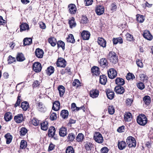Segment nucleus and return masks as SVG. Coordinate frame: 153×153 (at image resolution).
<instances>
[{
	"label": "nucleus",
	"mask_w": 153,
	"mask_h": 153,
	"mask_svg": "<svg viewBox=\"0 0 153 153\" xmlns=\"http://www.w3.org/2000/svg\"><path fill=\"white\" fill-rule=\"evenodd\" d=\"M136 120L137 123L142 126H145L147 122L146 117L143 114H140L137 116Z\"/></svg>",
	"instance_id": "obj_1"
},
{
	"label": "nucleus",
	"mask_w": 153,
	"mask_h": 153,
	"mask_svg": "<svg viewBox=\"0 0 153 153\" xmlns=\"http://www.w3.org/2000/svg\"><path fill=\"white\" fill-rule=\"evenodd\" d=\"M107 59L111 62L114 64L117 63L118 61V56L116 53L114 51L109 52Z\"/></svg>",
	"instance_id": "obj_2"
},
{
	"label": "nucleus",
	"mask_w": 153,
	"mask_h": 153,
	"mask_svg": "<svg viewBox=\"0 0 153 153\" xmlns=\"http://www.w3.org/2000/svg\"><path fill=\"white\" fill-rule=\"evenodd\" d=\"M56 129L55 128L52 126H51L49 128L48 136L49 137L53 138L55 140H58V137L55 134Z\"/></svg>",
	"instance_id": "obj_3"
},
{
	"label": "nucleus",
	"mask_w": 153,
	"mask_h": 153,
	"mask_svg": "<svg viewBox=\"0 0 153 153\" xmlns=\"http://www.w3.org/2000/svg\"><path fill=\"white\" fill-rule=\"evenodd\" d=\"M126 143L129 148L136 146V141L135 138L132 136H129L127 137L126 140Z\"/></svg>",
	"instance_id": "obj_4"
},
{
	"label": "nucleus",
	"mask_w": 153,
	"mask_h": 153,
	"mask_svg": "<svg viewBox=\"0 0 153 153\" xmlns=\"http://www.w3.org/2000/svg\"><path fill=\"white\" fill-rule=\"evenodd\" d=\"M94 138L95 142L99 143H102L103 141V139L102 135L99 132H95Z\"/></svg>",
	"instance_id": "obj_5"
},
{
	"label": "nucleus",
	"mask_w": 153,
	"mask_h": 153,
	"mask_svg": "<svg viewBox=\"0 0 153 153\" xmlns=\"http://www.w3.org/2000/svg\"><path fill=\"white\" fill-rule=\"evenodd\" d=\"M56 65L57 67L65 68L66 65V62L63 58H59L57 61Z\"/></svg>",
	"instance_id": "obj_6"
},
{
	"label": "nucleus",
	"mask_w": 153,
	"mask_h": 153,
	"mask_svg": "<svg viewBox=\"0 0 153 153\" xmlns=\"http://www.w3.org/2000/svg\"><path fill=\"white\" fill-rule=\"evenodd\" d=\"M109 78L111 79L114 78L117 76V73L114 68H111L108 72Z\"/></svg>",
	"instance_id": "obj_7"
},
{
	"label": "nucleus",
	"mask_w": 153,
	"mask_h": 153,
	"mask_svg": "<svg viewBox=\"0 0 153 153\" xmlns=\"http://www.w3.org/2000/svg\"><path fill=\"white\" fill-rule=\"evenodd\" d=\"M33 69L36 72H39L42 69L41 65L39 62H35L33 65Z\"/></svg>",
	"instance_id": "obj_8"
},
{
	"label": "nucleus",
	"mask_w": 153,
	"mask_h": 153,
	"mask_svg": "<svg viewBox=\"0 0 153 153\" xmlns=\"http://www.w3.org/2000/svg\"><path fill=\"white\" fill-rule=\"evenodd\" d=\"M68 11L71 14H75L76 11V7L75 4H70L68 5Z\"/></svg>",
	"instance_id": "obj_9"
},
{
	"label": "nucleus",
	"mask_w": 153,
	"mask_h": 153,
	"mask_svg": "<svg viewBox=\"0 0 153 153\" xmlns=\"http://www.w3.org/2000/svg\"><path fill=\"white\" fill-rule=\"evenodd\" d=\"M81 35L83 39L84 40H88L89 39L90 33L88 31L83 30L81 33Z\"/></svg>",
	"instance_id": "obj_10"
},
{
	"label": "nucleus",
	"mask_w": 153,
	"mask_h": 153,
	"mask_svg": "<svg viewBox=\"0 0 153 153\" xmlns=\"http://www.w3.org/2000/svg\"><path fill=\"white\" fill-rule=\"evenodd\" d=\"M14 120L17 123H21L23 120L22 114H19L15 116Z\"/></svg>",
	"instance_id": "obj_11"
},
{
	"label": "nucleus",
	"mask_w": 153,
	"mask_h": 153,
	"mask_svg": "<svg viewBox=\"0 0 153 153\" xmlns=\"http://www.w3.org/2000/svg\"><path fill=\"white\" fill-rule=\"evenodd\" d=\"M97 42L100 46L103 48H105L106 46V41L102 37L98 38Z\"/></svg>",
	"instance_id": "obj_12"
},
{
	"label": "nucleus",
	"mask_w": 153,
	"mask_h": 153,
	"mask_svg": "<svg viewBox=\"0 0 153 153\" xmlns=\"http://www.w3.org/2000/svg\"><path fill=\"white\" fill-rule=\"evenodd\" d=\"M67 128L62 126L59 129V136L62 137H64L67 134Z\"/></svg>",
	"instance_id": "obj_13"
},
{
	"label": "nucleus",
	"mask_w": 153,
	"mask_h": 153,
	"mask_svg": "<svg viewBox=\"0 0 153 153\" xmlns=\"http://www.w3.org/2000/svg\"><path fill=\"white\" fill-rule=\"evenodd\" d=\"M60 108V103L58 101H55L53 103L52 109L55 111H57Z\"/></svg>",
	"instance_id": "obj_14"
},
{
	"label": "nucleus",
	"mask_w": 153,
	"mask_h": 153,
	"mask_svg": "<svg viewBox=\"0 0 153 153\" xmlns=\"http://www.w3.org/2000/svg\"><path fill=\"white\" fill-rule=\"evenodd\" d=\"M104 11V8L103 6H97L96 9V13L98 15H101L103 14Z\"/></svg>",
	"instance_id": "obj_15"
},
{
	"label": "nucleus",
	"mask_w": 153,
	"mask_h": 153,
	"mask_svg": "<svg viewBox=\"0 0 153 153\" xmlns=\"http://www.w3.org/2000/svg\"><path fill=\"white\" fill-rule=\"evenodd\" d=\"M143 36L146 39L149 40H151L153 39L152 36L150 34V32L148 30L144 31Z\"/></svg>",
	"instance_id": "obj_16"
},
{
	"label": "nucleus",
	"mask_w": 153,
	"mask_h": 153,
	"mask_svg": "<svg viewBox=\"0 0 153 153\" xmlns=\"http://www.w3.org/2000/svg\"><path fill=\"white\" fill-rule=\"evenodd\" d=\"M126 143L124 141H118L117 144L118 149L120 150L125 149L126 146Z\"/></svg>",
	"instance_id": "obj_17"
},
{
	"label": "nucleus",
	"mask_w": 153,
	"mask_h": 153,
	"mask_svg": "<svg viewBox=\"0 0 153 153\" xmlns=\"http://www.w3.org/2000/svg\"><path fill=\"white\" fill-rule=\"evenodd\" d=\"M36 56L38 58H42L43 57L44 54L43 51L39 48L36 49L35 52Z\"/></svg>",
	"instance_id": "obj_18"
},
{
	"label": "nucleus",
	"mask_w": 153,
	"mask_h": 153,
	"mask_svg": "<svg viewBox=\"0 0 153 153\" xmlns=\"http://www.w3.org/2000/svg\"><path fill=\"white\" fill-rule=\"evenodd\" d=\"M132 118V115L130 112H126L124 115V120L126 122H130Z\"/></svg>",
	"instance_id": "obj_19"
},
{
	"label": "nucleus",
	"mask_w": 153,
	"mask_h": 153,
	"mask_svg": "<svg viewBox=\"0 0 153 153\" xmlns=\"http://www.w3.org/2000/svg\"><path fill=\"white\" fill-rule=\"evenodd\" d=\"M69 115L68 111L67 110L64 109L61 111L60 116L63 119H67Z\"/></svg>",
	"instance_id": "obj_20"
},
{
	"label": "nucleus",
	"mask_w": 153,
	"mask_h": 153,
	"mask_svg": "<svg viewBox=\"0 0 153 153\" xmlns=\"http://www.w3.org/2000/svg\"><path fill=\"white\" fill-rule=\"evenodd\" d=\"M91 72L93 75L97 76L100 74L99 68L97 66H94L91 69Z\"/></svg>",
	"instance_id": "obj_21"
},
{
	"label": "nucleus",
	"mask_w": 153,
	"mask_h": 153,
	"mask_svg": "<svg viewBox=\"0 0 153 153\" xmlns=\"http://www.w3.org/2000/svg\"><path fill=\"white\" fill-rule=\"evenodd\" d=\"M37 108L38 110L41 112H44L46 110V107L41 102L38 103V106Z\"/></svg>",
	"instance_id": "obj_22"
},
{
	"label": "nucleus",
	"mask_w": 153,
	"mask_h": 153,
	"mask_svg": "<svg viewBox=\"0 0 153 153\" xmlns=\"http://www.w3.org/2000/svg\"><path fill=\"white\" fill-rule=\"evenodd\" d=\"M94 145L90 142H86V144L85 145V148L86 151H89L94 148Z\"/></svg>",
	"instance_id": "obj_23"
},
{
	"label": "nucleus",
	"mask_w": 153,
	"mask_h": 153,
	"mask_svg": "<svg viewBox=\"0 0 153 153\" xmlns=\"http://www.w3.org/2000/svg\"><path fill=\"white\" fill-rule=\"evenodd\" d=\"M48 123L45 121L40 123L41 129L44 131H46L48 128Z\"/></svg>",
	"instance_id": "obj_24"
},
{
	"label": "nucleus",
	"mask_w": 153,
	"mask_h": 153,
	"mask_svg": "<svg viewBox=\"0 0 153 153\" xmlns=\"http://www.w3.org/2000/svg\"><path fill=\"white\" fill-rule=\"evenodd\" d=\"M107 81V77L104 75H100V82L102 85H105Z\"/></svg>",
	"instance_id": "obj_25"
},
{
	"label": "nucleus",
	"mask_w": 153,
	"mask_h": 153,
	"mask_svg": "<svg viewBox=\"0 0 153 153\" xmlns=\"http://www.w3.org/2000/svg\"><path fill=\"white\" fill-rule=\"evenodd\" d=\"M12 113L10 112H7L5 113L4 118L6 121H9L12 119Z\"/></svg>",
	"instance_id": "obj_26"
},
{
	"label": "nucleus",
	"mask_w": 153,
	"mask_h": 153,
	"mask_svg": "<svg viewBox=\"0 0 153 153\" xmlns=\"http://www.w3.org/2000/svg\"><path fill=\"white\" fill-rule=\"evenodd\" d=\"M68 24L70 25V27L71 28L75 27L76 26V23L75 22L74 18L72 17L69 20Z\"/></svg>",
	"instance_id": "obj_27"
},
{
	"label": "nucleus",
	"mask_w": 153,
	"mask_h": 153,
	"mask_svg": "<svg viewBox=\"0 0 153 153\" xmlns=\"http://www.w3.org/2000/svg\"><path fill=\"white\" fill-rule=\"evenodd\" d=\"M5 137L6 139V143L7 144H9L12 140L13 137L9 133H7L4 136Z\"/></svg>",
	"instance_id": "obj_28"
},
{
	"label": "nucleus",
	"mask_w": 153,
	"mask_h": 153,
	"mask_svg": "<svg viewBox=\"0 0 153 153\" xmlns=\"http://www.w3.org/2000/svg\"><path fill=\"white\" fill-rule=\"evenodd\" d=\"M115 92L117 94H122L124 92V89L123 87L122 86H118L115 88Z\"/></svg>",
	"instance_id": "obj_29"
},
{
	"label": "nucleus",
	"mask_w": 153,
	"mask_h": 153,
	"mask_svg": "<svg viewBox=\"0 0 153 153\" xmlns=\"http://www.w3.org/2000/svg\"><path fill=\"white\" fill-rule=\"evenodd\" d=\"M75 138V134L73 133H71L68 134L67 138L68 139V141L70 142H73Z\"/></svg>",
	"instance_id": "obj_30"
},
{
	"label": "nucleus",
	"mask_w": 153,
	"mask_h": 153,
	"mask_svg": "<svg viewBox=\"0 0 153 153\" xmlns=\"http://www.w3.org/2000/svg\"><path fill=\"white\" fill-rule=\"evenodd\" d=\"M21 106L23 110L24 111H27L29 106L28 103L26 101L22 102L21 104Z\"/></svg>",
	"instance_id": "obj_31"
},
{
	"label": "nucleus",
	"mask_w": 153,
	"mask_h": 153,
	"mask_svg": "<svg viewBox=\"0 0 153 153\" xmlns=\"http://www.w3.org/2000/svg\"><path fill=\"white\" fill-rule=\"evenodd\" d=\"M115 82L118 85H123L125 83V81L122 78H117L115 80Z\"/></svg>",
	"instance_id": "obj_32"
},
{
	"label": "nucleus",
	"mask_w": 153,
	"mask_h": 153,
	"mask_svg": "<svg viewBox=\"0 0 153 153\" xmlns=\"http://www.w3.org/2000/svg\"><path fill=\"white\" fill-rule=\"evenodd\" d=\"M66 39L67 42L72 43H74L75 42L74 36L71 34H69Z\"/></svg>",
	"instance_id": "obj_33"
},
{
	"label": "nucleus",
	"mask_w": 153,
	"mask_h": 153,
	"mask_svg": "<svg viewBox=\"0 0 153 153\" xmlns=\"http://www.w3.org/2000/svg\"><path fill=\"white\" fill-rule=\"evenodd\" d=\"M84 139V136L82 133L78 134L76 137V140L78 142H82Z\"/></svg>",
	"instance_id": "obj_34"
},
{
	"label": "nucleus",
	"mask_w": 153,
	"mask_h": 153,
	"mask_svg": "<svg viewBox=\"0 0 153 153\" xmlns=\"http://www.w3.org/2000/svg\"><path fill=\"white\" fill-rule=\"evenodd\" d=\"M113 44L115 45L117 44L118 43L121 44L123 43V39L120 37L114 38L113 39Z\"/></svg>",
	"instance_id": "obj_35"
},
{
	"label": "nucleus",
	"mask_w": 153,
	"mask_h": 153,
	"mask_svg": "<svg viewBox=\"0 0 153 153\" xmlns=\"http://www.w3.org/2000/svg\"><path fill=\"white\" fill-rule=\"evenodd\" d=\"M48 41L51 44V46H54L56 44L57 41L55 38L53 37H51L48 39Z\"/></svg>",
	"instance_id": "obj_36"
},
{
	"label": "nucleus",
	"mask_w": 153,
	"mask_h": 153,
	"mask_svg": "<svg viewBox=\"0 0 153 153\" xmlns=\"http://www.w3.org/2000/svg\"><path fill=\"white\" fill-rule=\"evenodd\" d=\"M29 29V26L26 23H22L20 25V30L21 32L27 30H28Z\"/></svg>",
	"instance_id": "obj_37"
},
{
	"label": "nucleus",
	"mask_w": 153,
	"mask_h": 153,
	"mask_svg": "<svg viewBox=\"0 0 153 153\" xmlns=\"http://www.w3.org/2000/svg\"><path fill=\"white\" fill-rule=\"evenodd\" d=\"M99 63L100 65L103 66V67H105L108 65L107 61L105 58H102L101 59Z\"/></svg>",
	"instance_id": "obj_38"
},
{
	"label": "nucleus",
	"mask_w": 153,
	"mask_h": 153,
	"mask_svg": "<svg viewBox=\"0 0 153 153\" xmlns=\"http://www.w3.org/2000/svg\"><path fill=\"white\" fill-rule=\"evenodd\" d=\"M23 42L24 45L25 46L30 45L32 43V39L30 38H25L23 40Z\"/></svg>",
	"instance_id": "obj_39"
},
{
	"label": "nucleus",
	"mask_w": 153,
	"mask_h": 153,
	"mask_svg": "<svg viewBox=\"0 0 153 153\" xmlns=\"http://www.w3.org/2000/svg\"><path fill=\"white\" fill-rule=\"evenodd\" d=\"M59 91V96H63L65 91V87L62 85H59L58 88Z\"/></svg>",
	"instance_id": "obj_40"
},
{
	"label": "nucleus",
	"mask_w": 153,
	"mask_h": 153,
	"mask_svg": "<svg viewBox=\"0 0 153 153\" xmlns=\"http://www.w3.org/2000/svg\"><path fill=\"white\" fill-rule=\"evenodd\" d=\"M17 61L22 62L25 59L22 53H18L16 57Z\"/></svg>",
	"instance_id": "obj_41"
},
{
	"label": "nucleus",
	"mask_w": 153,
	"mask_h": 153,
	"mask_svg": "<svg viewBox=\"0 0 153 153\" xmlns=\"http://www.w3.org/2000/svg\"><path fill=\"white\" fill-rule=\"evenodd\" d=\"M143 101L146 105H149L151 102V98L150 96H144Z\"/></svg>",
	"instance_id": "obj_42"
},
{
	"label": "nucleus",
	"mask_w": 153,
	"mask_h": 153,
	"mask_svg": "<svg viewBox=\"0 0 153 153\" xmlns=\"http://www.w3.org/2000/svg\"><path fill=\"white\" fill-rule=\"evenodd\" d=\"M27 130L26 128L25 127L21 128L19 131V134L21 136H25L27 132Z\"/></svg>",
	"instance_id": "obj_43"
},
{
	"label": "nucleus",
	"mask_w": 153,
	"mask_h": 153,
	"mask_svg": "<svg viewBox=\"0 0 153 153\" xmlns=\"http://www.w3.org/2000/svg\"><path fill=\"white\" fill-rule=\"evenodd\" d=\"M137 20L140 23H142L144 20V18L142 15L138 14L136 15Z\"/></svg>",
	"instance_id": "obj_44"
},
{
	"label": "nucleus",
	"mask_w": 153,
	"mask_h": 153,
	"mask_svg": "<svg viewBox=\"0 0 153 153\" xmlns=\"http://www.w3.org/2000/svg\"><path fill=\"white\" fill-rule=\"evenodd\" d=\"M27 146V142L24 140H22L21 141L20 148V149H25Z\"/></svg>",
	"instance_id": "obj_45"
},
{
	"label": "nucleus",
	"mask_w": 153,
	"mask_h": 153,
	"mask_svg": "<svg viewBox=\"0 0 153 153\" xmlns=\"http://www.w3.org/2000/svg\"><path fill=\"white\" fill-rule=\"evenodd\" d=\"M47 72L48 74L51 75L54 72V68L52 66H50L47 68Z\"/></svg>",
	"instance_id": "obj_46"
},
{
	"label": "nucleus",
	"mask_w": 153,
	"mask_h": 153,
	"mask_svg": "<svg viewBox=\"0 0 153 153\" xmlns=\"http://www.w3.org/2000/svg\"><path fill=\"white\" fill-rule=\"evenodd\" d=\"M99 91L98 90L94 89L91 90L90 93V96H98Z\"/></svg>",
	"instance_id": "obj_47"
},
{
	"label": "nucleus",
	"mask_w": 153,
	"mask_h": 153,
	"mask_svg": "<svg viewBox=\"0 0 153 153\" xmlns=\"http://www.w3.org/2000/svg\"><path fill=\"white\" fill-rule=\"evenodd\" d=\"M66 153H74L73 147L71 146H68L66 150Z\"/></svg>",
	"instance_id": "obj_48"
},
{
	"label": "nucleus",
	"mask_w": 153,
	"mask_h": 153,
	"mask_svg": "<svg viewBox=\"0 0 153 153\" xmlns=\"http://www.w3.org/2000/svg\"><path fill=\"white\" fill-rule=\"evenodd\" d=\"M57 118V115L55 112H53L51 114L50 117V119L51 121H53L56 119Z\"/></svg>",
	"instance_id": "obj_49"
},
{
	"label": "nucleus",
	"mask_w": 153,
	"mask_h": 153,
	"mask_svg": "<svg viewBox=\"0 0 153 153\" xmlns=\"http://www.w3.org/2000/svg\"><path fill=\"white\" fill-rule=\"evenodd\" d=\"M108 111L109 113L110 114H113L115 111L114 107L112 105L109 106L108 108Z\"/></svg>",
	"instance_id": "obj_50"
},
{
	"label": "nucleus",
	"mask_w": 153,
	"mask_h": 153,
	"mask_svg": "<svg viewBox=\"0 0 153 153\" xmlns=\"http://www.w3.org/2000/svg\"><path fill=\"white\" fill-rule=\"evenodd\" d=\"M58 46L59 47H61L63 50L65 49V44L64 42L62 41H59L57 42Z\"/></svg>",
	"instance_id": "obj_51"
},
{
	"label": "nucleus",
	"mask_w": 153,
	"mask_h": 153,
	"mask_svg": "<svg viewBox=\"0 0 153 153\" xmlns=\"http://www.w3.org/2000/svg\"><path fill=\"white\" fill-rule=\"evenodd\" d=\"M16 61L15 58L13 57L12 56L10 55L8 57V59L7 60L9 64H10Z\"/></svg>",
	"instance_id": "obj_52"
},
{
	"label": "nucleus",
	"mask_w": 153,
	"mask_h": 153,
	"mask_svg": "<svg viewBox=\"0 0 153 153\" xmlns=\"http://www.w3.org/2000/svg\"><path fill=\"white\" fill-rule=\"evenodd\" d=\"M107 96H114V91L110 89H107L105 91Z\"/></svg>",
	"instance_id": "obj_53"
},
{
	"label": "nucleus",
	"mask_w": 153,
	"mask_h": 153,
	"mask_svg": "<svg viewBox=\"0 0 153 153\" xmlns=\"http://www.w3.org/2000/svg\"><path fill=\"white\" fill-rule=\"evenodd\" d=\"M126 79L129 80L130 79H134L135 78V77L134 75L132 73H128L126 76Z\"/></svg>",
	"instance_id": "obj_54"
},
{
	"label": "nucleus",
	"mask_w": 153,
	"mask_h": 153,
	"mask_svg": "<svg viewBox=\"0 0 153 153\" xmlns=\"http://www.w3.org/2000/svg\"><path fill=\"white\" fill-rule=\"evenodd\" d=\"M73 85L74 86L78 87L81 85V83L78 79H75L73 83Z\"/></svg>",
	"instance_id": "obj_55"
},
{
	"label": "nucleus",
	"mask_w": 153,
	"mask_h": 153,
	"mask_svg": "<svg viewBox=\"0 0 153 153\" xmlns=\"http://www.w3.org/2000/svg\"><path fill=\"white\" fill-rule=\"evenodd\" d=\"M137 88L140 89L142 90L145 88V85L142 82H139L137 85Z\"/></svg>",
	"instance_id": "obj_56"
},
{
	"label": "nucleus",
	"mask_w": 153,
	"mask_h": 153,
	"mask_svg": "<svg viewBox=\"0 0 153 153\" xmlns=\"http://www.w3.org/2000/svg\"><path fill=\"white\" fill-rule=\"evenodd\" d=\"M24 87V85L22 83L18 84L16 86V89L18 91H20Z\"/></svg>",
	"instance_id": "obj_57"
},
{
	"label": "nucleus",
	"mask_w": 153,
	"mask_h": 153,
	"mask_svg": "<svg viewBox=\"0 0 153 153\" xmlns=\"http://www.w3.org/2000/svg\"><path fill=\"white\" fill-rule=\"evenodd\" d=\"M32 123L34 126H38L39 123V121L37 119L34 118H33L32 120Z\"/></svg>",
	"instance_id": "obj_58"
},
{
	"label": "nucleus",
	"mask_w": 153,
	"mask_h": 153,
	"mask_svg": "<svg viewBox=\"0 0 153 153\" xmlns=\"http://www.w3.org/2000/svg\"><path fill=\"white\" fill-rule=\"evenodd\" d=\"M127 39L130 41L133 40V36L130 34L127 33L126 35Z\"/></svg>",
	"instance_id": "obj_59"
},
{
	"label": "nucleus",
	"mask_w": 153,
	"mask_h": 153,
	"mask_svg": "<svg viewBox=\"0 0 153 153\" xmlns=\"http://www.w3.org/2000/svg\"><path fill=\"white\" fill-rule=\"evenodd\" d=\"M125 126H120L117 129V131L119 133H122L124 131Z\"/></svg>",
	"instance_id": "obj_60"
},
{
	"label": "nucleus",
	"mask_w": 153,
	"mask_h": 153,
	"mask_svg": "<svg viewBox=\"0 0 153 153\" xmlns=\"http://www.w3.org/2000/svg\"><path fill=\"white\" fill-rule=\"evenodd\" d=\"M140 78L141 80L144 81L147 79V77L145 74H140Z\"/></svg>",
	"instance_id": "obj_61"
},
{
	"label": "nucleus",
	"mask_w": 153,
	"mask_h": 153,
	"mask_svg": "<svg viewBox=\"0 0 153 153\" xmlns=\"http://www.w3.org/2000/svg\"><path fill=\"white\" fill-rule=\"evenodd\" d=\"M133 101V99L127 98L126 101V104L127 105L130 106L131 105V104Z\"/></svg>",
	"instance_id": "obj_62"
},
{
	"label": "nucleus",
	"mask_w": 153,
	"mask_h": 153,
	"mask_svg": "<svg viewBox=\"0 0 153 153\" xmlns=\"http://www.w3.org/2000/svg\"><path fill=\"white\" fill-rule=\"evenodd\" d=\"M88 22V19L85 16H83L82 17L81 22L83 24H86Z\"/></svg>",
	"instance_id": "obj_63"
},
{
	"label": "nucleus",
	"mask_w": 153,
	"mask_h": 153,
	"mask_svg": "<svg viewBox=\"0 0 153 153\" xmlns=\"http://www.w3.org/2000/svg\"><path fill=\"white\" fill-rule=\"evenodd\" d=\"M108 151V148L106 147L102 148L100 150L101 153H107Z\"/></svg>",
	"instance_id": "obj_64"
}]
</instances>
